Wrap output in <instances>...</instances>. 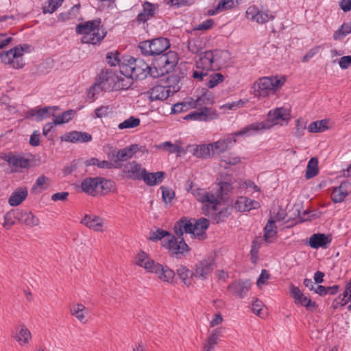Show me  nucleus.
I'll use <instances>...</instances> for the list:
<instances>
[{
    "label": "nucleus",
    "instance_id": "nucleus-1",
    "mask_svg": "<svg viewBox=\"0 0 351 351\" xmlns=\"http://www.w3.org/2000/svg\"><path fill=\"white\" fill-rule=\"evenodd\" d=\"M136 263L145 268L148 272L154 273L158 278L170 284L177 283L178 278L182 280L184 285L189 287L193 285L194 272L185 265H180L176 273L167 265H162L153 260L148 254L141 251L136 256Z\"/></svg>",
    "mask_w": 351,
    "mask_h": 351
},
{
    "label": "nucleus",
    "instance_id": "nucleus-2",
    "mask_svg": "<svg viewBox=\"0 0 351 351\" xmlns=\"http://www.w3.org/2000/svg\"><path fill=\"white\" fill-rule=\"evenodd\" d=\"M101 23L100 18L78 23L75 27V32L82 35L80 42L83 44L99 45L107 35L106 28Z\"/></svg>",
    "mask_w": 351,
    "mask_h": 351
},
{
    "label": "nucleus",
    "instance_id": "nucleus-3",
    "mask_svg": "<svg viewBox=\"0 0 351 351\" xmlns=\"http://www.w3.org/2000/svg\"><path fill=\"white\" fill-rule=\"evenodd\" d=\"M285 75L278 78V76L259 77L253 84L254 94L257 97H267L271 92L278 90L285 83Z\"/></svg>",
    "mask_w": 351,
    "mask_h": 351
},
{
    "label": "nucleus",
    "instance_id": "nucleus-4",
    "mask_svg": "<svg viewBox=\"0 0 351 351\" xmlns=\"http://www.w3.org/2000/svg\"><path fill=\"white\" fill-rule=\"evenodd\" d=\"M179 60L178 54L174 51H169L165 53L152 58L154 73L156 77L168 74L174 71Z\"/></svg>",
    "mask_w": 351,
    "mask_h": 351
},
{
    "label": "nucleus",
    "instance_id": "nucleus-5",
    "mask_svg": "<svg viewBox=\"0 0 351 351\" xmlns=\"http://www.w3.org/2000/svg\"><path fill=\"white\" fill-rule=\"evenodd\" d=\"M170 47L169 39L162 36L140 42L138 45L143 55L152 58L166 53Z\"/></svg>",
    "mask_w": 351,
    "mask_h": 351
},
{
    "label": "nucleus",
    "instance_id": "nucleus-6",
    "mask_svg": "<svg viewBox=\"0 0 351 351\" xmlns=\"http://www.w3.org/2000/svg\"><path fill=\"white\" fill-rule=\"evenodd\" d=\"M163 243L162 246L168 250L169 256L177 259L184 258L191 250L184 238L178 240L175 235L171 236V238L165 239Z\"/></svg>",
    "mask_w": 351,
    "mask_h": 351
},
{
    "label": "nucleus",
    "instance_id": "nucleus-7",
    "mask_svg": "<svg viewBox=\"0 0 351 351\" xmlns=\"http://www.w3.org/2000/svg\"><path fill=\"white\" fill-rule=\"evenodd\" d=\"M119 82V75L115 71L110 69H101L96 77V84L102 91L111 92L116 90L117 82Z\"/></svg>",
    "mask_w": 351,
    "mask_h": 351
},
{
    "label": "nucleus",
    "instance_id": "nucleus-8",
    "mask_svg": "<svg viewBox=\"0 0 351 351\" xmlns=\"http://www.w3.org/2000/svg\"><path fill=\"white\" fill-rule=\"evenodd\" d=\"M132 62L133 76L135 80H143L148 75L156 78L154 75V70L152 63L147 64V62L141 58L131 57L129 58Z\"/></svg>",
    "mask_w": 351,
    "mask_h": 351
},
{
    "label": "nucleus",
    "instance_id": "nucleus-9",
    "mask_svg": "<svg viewBox=\"0 0 351 351\" xmlns=\"http://www.w3.org/2000/svg\"><path fill=\"white\" fill-rule=\"evenodd\" d=\"M171 85L168 86H162L160 84H156L152 88H149L147 92V94L149 95V99L151 101H158V100H165L167 99L171 94H173L174 93H177L180 90L179 86H173V90Z\"/></svg>",
    "mask_w": 351,
    "mask_h": 351
},
{
    "label": "nucleus",
    "instance_id": "nucleus-10",
    "mask_svg": "<svg viewBox=\"0 0 351 351\" xmlns=\"http://www.w3.org/2000/svg\"><path fill=\"white\" fill-rule=\"evenodd\" d=\"M332 237L331 234L314 233L309 238L306 239L304 244L313 249L319 248L327 249L332 242Z\"/></svg>",
    "mask_w": 351,
    "mask_h": 351
},
{
    "label": "nucleus",
    "instance_id": "nucleus-11",
    "mask_svg": "<svg viewBox=\"0 0 351 351\" xmlns=\"http://www.w3.org/2000/svg\"><path fill=\"white\" fill-rule=\"evenodd\" d=\"M290 295L296 305L304 306L307 310L313 311L318 306L315 302L304 296L300 289L292 283L290 285Z\"/></svg>",
    "mask_w": 351,
    "mask_h": 351
},
{
    "label": "nucleus",
    "instance_id": "nucleus-12",
    "mask_svg": "<svg viewBox=\"0 0 351 351\" xmlns=\"http://www.w3.org/2000/svg\"><path fill=\"white\" fill-rule=\"evenodd\" d=\"M0 158L7 162L10 165L15 168L14 171H19L21 169H29L31 165V160L25 158L21 155H16L13 152H10L8 154H3Z\"/></svg>",
    "mask_w": 351,
    "mask_h": 351
},
{
    "label": "nucleus",
    "instance_id": "nucleus-13",
    "mask_svg": "<svg viewBox=\"0 0 351 351\" xmlns=\"http://www.w3.org/2000/svg\"><path fill=\"white\" fill-rule=\"evenodd\" d=\"M251 286L252 283L249 280H238L231 282L227 290L237 298L243 299L246 297Z\"/></svg>",
    "mask_w": 351,
    "mask_h": 351
},
{
    "label": "nucleus",
    "instance_id": "nucleus-14",
    "mask_svg": "<svg viewBox=\"0 0 351 351\" xmlns=\"http://www.w3.org/2000/svg\"><path fill=\"white\" fill-rule=\"evenodd\" d=\"M16 48L10 49L8 51H4L0 53V62L5 64L11 65L14 69H21L25 63L23 59H19V53L16 52Z\"/></svg>",
    "mask_w": 351,
    "mask_h": 351
},
{
    "label": "nucleus",
    "instance_id": "nucleus-15",
    "mask_svg": "<svg viewBox=\"0 0 351 351\" xmlns=\"http://www.w3.org/2000/svg\"><path fill=\"white\" fill-rule=\"evenodd\" d=\"M28 210L19 208H13L4 215V223L3 226L9 230L16 222L23 223V219Z\"/></svg>",
    "mask_w": 351,
    "mask_h": 351
},
{
    "label": "nucleus",
    "instance_id": "nucleus-16",
    "mask_svg": "<svg viewBox=\"0 0 351 351\" xmlns=\"http://www.w3.org/2000/svg\"><path fill=\"white\" fill-rule=\"evenodd\" d=\"M199 57V60L196 61L197 68L206 71L219 70V66L214 62L213 55L211 50L200 52Z\"/></svg>",
    "mask_w": 351,
    "mask_h": 351
},
{
    "label": "nucleus",
    "instance_id": "nucleus-17",
    "mask_svg": "<svg viewBox=\"0 0 351 351\" xmlns=\"http://www.w3.org/2000/svg\"><path fill=\"white\" fill-rule=\"evenodd\" d=\"M214 260H202L195 265L194 276L203 280L208 278V276L214 269Z\"/></svg>",
    "mask_w": 351,
    "mask_h": 351
},
{
    "label": "nucleus",
    "instance_id": "nucleus-18",
    "mask_svg": "<svg viewBox=\"0 0 351 351\" xmlns=\"http://www.w3.org/2000/svg\"><path fill=\"white\" fill-rule=\"evenodd\" d=\"M143 11L137 15L136 20L138 23H145L150 19L155 18L157 11L159 9L158 3H153L145 1L142 4Z\"/></svg>",
    "mask_w": 351,
    "mask_h": 351
},
{
    "label": "nucleus",
    "instance_id": "nucleus-19",
    "mask_svg": "<svg viewBox=\"0 0 351 351\" xmlns=\"http://www.w3.org/2000/svg\"><path fill=\"white\" fill-rule=\"evenodd\" d=\"M62 141L72 143H87L92 141V135L86 132L81 131H71L66 132L64 134L60 137Z\"/></svg>",
    "mask_w": 351,
    "mask_h": 351
},
{
    "label": "nucleus",
    "instance_id": "nucleus-20",
    "mask_svg": "<svg viewBox=\"0 0 351 351\" xmlns=\"http://www.w3.org/2000/svg\"><path fill=\"white\" fill-rule=\"evenodd\" d=\"M213 147L208 144L188 145L187 152L199 158H210L213 156Z\"/></svg>",
    "mask_w": 351,
    "mask_h": 351
},
{
    "label": "nucleus",
    "instance_id": "nucleus-21",
    "mask_svg": "<svg viewBox=\"0 0 351 351\" xmlns=\"http://www.w3.org/2000/svg\"><path fill=\"white\" fill-rule=\"evenodd\" d=\"M58 109V106L31 108L26 112L25 118L32 119L34 117H36V121H40L45 118L49 117L51 114L54 116L53 112Z\"/></svg>",
    "mask_w": 351,
    "mask_h": 351
},
{
    "label": "nucleus",
    "instance_id": "nucleus-22",
    "mask_svg": "<svg viewBox=\"0 0 351 351\" xmlns=\"http://www.w3.org/2000/svg\"><path fill=\"white\" fill-rule=\"evenodd\" d=\"M247 17L252 21H256L258 23L264 24L269 20H274L275 16L273 14H269L267 12H264L259 10V9L255 6H250L246 10Z\"/></svg>",
    "mask_w": 351,
    "mask_h": 351
},
{
    "label": "nucleus",
    "instance_id": "nucleus-23",
    "mask_svg": "<svg viewBox=\"0 0 351 351\" xmlns=\"http://www.w3.org/2000/svg\"><path fill=\"white\" fill-rule=\"evenodd\" d=\"M99 177H88L84 179L81 183V189L85 193L95 197L99 195Z\"/></svg>",
    "mask_w": 351,
    "mask_h": 351
},
{
    "label": "nucleus",
    "instance_id": "nucleus-24",
    "mask_svg": "<svg viewBox=\"0 0 351 351\" xmlns=\"http://www.w3.org/2000/svg\"><path fill=\"white\" fill-rule=\"evenodd\" d=\"M259 207L260 203L258 202L245 196L239 197L234 203V208L239 212L250 211Z\"/></svg>",
    "mask_w": 351,
    "mask_h": 351
},
{
    "label": "nucleus",
    "instance_id": "nucleus-25",
    "mask_svg": "<svg viewBox=\"0 0 351 351\" xmlns=\"http://www.w3.org/2000/svg\"><path fill=\"white\" fill-rule=\"evenodd\" d=\"M147 170L142 167L141 164L133 161L130 163V168L124 170L125 176L133 180H144Z\"/></svg>",
    "mask_w": 351,
    "mask_h": 351
},
{
    "label": "nucleus",
    "instance_id": "nucleus-26",
    "mask_svg": "<svg viewBox=\"0 0 351 351\" xmlns=\"http://www.w3.org/2000/svg\"><path fill=\"white\" fill-rule=\"evenodd\" d=\"M236 142L237 138H235L234 136H228L227 138L209 143V145L213 147L212 152H213V154H215V152H216L218 154H220L228 150Z\"/></svg>",
    "mask_w": 351,
    "mask_h": 351
},
{
    "label": "nucleus",
    "instance_id": "nucleus-27",
    "mask_svg": "<svg viewBox=\"0 0 351 351\" xmlns=\"http://www.w3.org/2000/svg\"><path fill=\"white\" fill-rule=\"evenodd\" d=\"M289 116V110L283 107L276 108L274 111H269L267 114V119L265 121H269V123H274V126L277 124V121L278 120H282L287 123L290 119Z\"/></svg>",
    "mask_w": 351,
    "mask_h": 351
},
{
    "label": "nucleus",
    "instance_id": "nucleus-28",
    "mask_svg": "<svg viewBox=\"0 0 351 351\" xmlns=\"http://www.w3.org/2000/svg\"><path fill=\"white\" fill-rule=\"evenodd\" d=\"M80 223L95 231L103 232V219L97 215L86 214Z\"/></svg>",
    "mask_w": 351,
    "mask_h": 351
},
{
    "label": "nucleus",
    "instance_id": "nucleus-29",
    "mask_svg": "<svg viewBox=\"0 0 351 351\" xmlns=\"http://www.w3.org/2000/svg\"><path fill=\"white\" fill-rule=\"evenodd\" d=\"M132 147H126L123 149H119L117 152L115 150L112 152V157L116 158L114 160L115 168H120L122 167L121 162L126 161L131 158L135 154V151L132 150Z\"/></svg>",
    "mask_w": 351,
    "mask_h": 351
},
{
    "label": "nucleus",
    "instance_id": "nucleus-30",
    "mask_svg": "<svg viewBox=\"0 0 351 351\" xmlns=\"http://www.w3.org/2000/svg\"><path fill=\"white\" fill-rule=\"evenodd\" d=\"M28 191L26 187L17 188L8 199V203L12 206L21 204L27 197Z\"/></svg>",
    "mask_w": 351,
    "mask_h": 351
},
{
    "label": "nucleus",
    "instance_id": "nucleus-31",
    "mask_svg": "<svg viewBox=\"0 0 351 351\" xmlns=\"http://www.w3.org/2000/svg\"><path fill=\"white\" fill-rule=\"evenodd\" d=\"M166 177V173L160 171L154 173L146 171L144 182L149 186H155L161 183Z\"/></svg>",
    "mask_w": 351,
    "mask_h": 351
},
{
    "label": "nucleus",
    "instance_id": "nucleus-32",
    "mask_svg": "<svg viewBox=\"0 0 351 351\" xmlns=\"http://www.w3.org/2000/svg\"><path fill=\"white\" fill-rule=\"evenodd\" d=\"M344 184V183H341L339 186L332 189L330 198L335 204L343 202L350 194V191L346 189H342V186H345Z\"/></svg>",
    "mask_w": 351,
    "mask_h": 351
},
{
    "label": "nucleus",
    "instance_id": "nucleus-33",
    "mask_svg": "<svg viewBox=\"0 0 351 351\" xmlns=\"http://www.w3.org/2000/svg\"><path fill=\"white\" fill-rule=\"evenodd\" d=\"M157 148L160 149H165L169 154L176 153L178 156L185 154L187 152L186 147L184 149L181 146L176 144H173L170 141H166L157 145Z\"/></svg>",
    "mask_w": 351,
    "mask_h": 351
},
{
    "label": "nucleus",
    "instance_id": "nucleus-34",
    "mask_svg": "<svg viewBox=\"0 0 351 351\" xmlns=\"http://www.w3.org/2000/svg\"><path fill=\"white\" fill-rule=\"evenodd\" d=\"M131 57L132 56H123L122 62L119 64V66L121 74L125 77L134 78L132 71L133 63L132 61H130V60H129V58Z\"/></svg>",
    "mask_w": 351,
    "mask_h": 351
},
{
    "label": "nucleus",
    "instance_id": "nucleus-35",
    "mask_svg": "<svg viewBox=\"0 0 351 351\" xmlns=\"http://www.w3.org/2000/svg\"><path fill=\"white\" fill-rule=\"evenodd\" d=\"M318 159L315 157H313L308 160L304 175L306 180L311 179L318 175Z\"/></svg>",
    "mask_w": 351,
    "mask_h": 351
},
{
    "label": "nucleus",
    "instance_id": "nucleus-36",
    "mask_svg": "<svg viewBox=\"0 0 351 351\" xmlns=\"http://www.w3.org/2000/svg\"><path fill=\"white\" fill-rule=\"evenodd\" d=\"M195 226L196 227V231L199 229L200 230L199 232L196 233V237L202 240L205 239L207 237L206 230L210 226V221L206 218L201 217L195 221Z\"/></svg>",
    "mask_w": 351,
    "mask_h": 351
},
{
    "label": "nucleus",
    "instance_id": "nucleus-37",
    "mask_svg": "<svg viewBox=\"0 0 351 351\" xmlns=\"http://www.w3.org/2000/svg\"><path fill=\"white\" fill-rule=\"evenodd\" d=\"M99 178V195H106L114 190L115 182L113 180L103 177Z\"/></svg>",
    "mask_w": 351,
    "mask_h": 351
},
{
    "label": "nucleus",
    "instance_id": "nucleus-38",
    "mask_svg": "<svg viewBox=\"0 0 351 351\" xmlns=\"http://www.w3.org/2000/svg\"><path fill=\"white\" fill-rule=\"evenodd\" d=\"M328 119H326L313 121L308 125V130L311 133L322 132L328 129Z\"/></svg>",
    "mask_w": 351,
    "mask_h": 351
},
{
    "label": "nucleus",
    "instance_id": "nucleus-39",
    "mask_svg": "<svg viewBox=\"0 0 351 351\" xmlns=\"http://www.w3.org/2000/svg\"><path fill=\"white\" fill-rule=\"evenodd\" d=\"M219 189L217 190V197L220 199L223 200L226 195H228L229 193L232 192L234 187L230 182L227 181H219L217 183Z\"/></svg>",
    "mask_w": 351,
    "mask_h": 351
},
{
    "label": "nucleus",
    "instance_id": "nucleus-40",
    "mask_svg": "<svg viewBox=\"0 0 351 351\" xmlns=\"http://www.w3.org/2000/svg\"><path fill=\"white\" fill-rule=\"evenodd\" d=\"M49 178L46 177L45 176L43 175L39 176L34 184L31 189V192L37 193V189L38 188L40 190L38 191V193H40L42 190H46L49 186Z\"/></svg>",
    "mask_w": 351,
    "mask_h": 351
},
{
    "label": "nucleus",
    "instance_id": "nucleus-41",
    "mask_svg": "<svg viewBox=\"0 0 351 351\" xmlns=\"http://www.w3.org/2000/svg\"><path fill=\"white\" fill-rule=\"evenodd\" d=\"M274 126V123L269 121L254 122L250 125L252 135L259 133L262 131L271 129Z\"/></svg>",
    "mask_w": 351,
    "mask_h": 351
},
{
    "label": "nucleus",
    "instance_id": "nucleus-42",
    "mask_svg": "<svg viewBox=\"0 0 351 351\" xmlns=\"http://www.w3.org/2000/svg\"><path fill=\"white\" fill-rule=\"evenodd\" d=\"M220 199L214 194L210 197V199L203 206L204 214L206 216L209 215V210L212 209L215 213H217V206L220 204Z\"/></svg>",
    "mask_w": 351,
    "mask_h": 351
},
{
    "label": "nucleus",
    "instance_id": "nucleus-43",
    "mask_svg": "<svg viewBox=\"0 0 351 351\" xmlns=\"http://www.w3.org/2000/svg\"><path fill=\"white\" fill-rule=\"evenodd\" d=\"M193 195L195 197L198 202H202L204 204L210 199V197L213 194L207 192L204 189L196 188L193 191Z\"/></svg>",
    "mask_w": 351,
    "mask_h": 351
},
{
    "label": "nucleus",
    "instance_id": "nucleus-44",
    "mask_svg": "<svg viewBox=\"0 0 351 351\" xmlns=\"http://www.w3.org/2000/svg\"><path fill=\"white\" fill-rule=\"evenodd\" d=\"M140 123L141 120L139 118L131 116L128 119H125L123 122L120 123L118 125V128L119 130L132 129L138 127Z\"/></svg>",
    "mask_w": 351,
    "mask_h": 351
},
{
    "label": "nucleus",
    "instance_id": "nucleus-45",
    "mask_svg": "<svg viewBox=\"0 0 351 351\" xmlns=\"http://www.w3.org/2000/svg\"><path fill=\"white\" fill-rule=\"evenodd\" d=\"M195 220L194 219H191V220H188L186 217H183L180 218L179 221V223L181 224L182 227L184 229V231L185 233H189L191 234H193L195 237H196V227L195 226V223H193L191 221Z\"/></svg>",
    "mask_w": 351,
    "mask_h": 351
},
{
    "label": "nucleus",
    "instance_id": "nucleus-46",
    "mask_svg": "<svg viewBox=\"0 0 351 351\" xmlns=\"http://www.w3.org/2000/svg\"><path fill=\"white\" fill-rule=\"evenodd\" d=\"M349 23H343L337 30L333 34V39L335 40H341L348 34H351L349 31Z\"/></svg>",
    "mask_w": 351,
    "mask_h": 351
},
{
    "label": "nucleus",
    "instance_id": "nucleus-47",
    "mask_svg": "<svg viewBox=\"0 0 351 351\" xmlns=\"http://www.w3.org/2000/svg\"><path fill=\"white\" fill-rule=\"evenodd\" d=\"M162 201L165 204L171 203L172 200L176 197V193L173 190L165 186H161Z\"/></svg>",
    "mask_w": 351,
    "mask_h": 351
},
{
    "label": "nucleus",
    "instance_id": "nucleus-48",
    "mask_svg": "<svg viewBox=\"0 0 351 351\" xmlns=\"http://www.w3.org/2000/svg\"><path fill=\"white\" fill-rule=\"evenodd\" d=\"M121 53L116 50L113 51H109L106 53V61L110 66H115L119 65L121 62L120 59Z\"/></svg>",
    "mask_w": 351,
    "mask_h": 351
},
{
    "label": "nucleus",
    "instance_id": "nucleus-49",
    "mask_svg": "<svg viewBox=\"0 0 351 351\" xmlns=\"http://www.w3.org/2000/svg\"><path fill=\"white\" fill-rule=\"evenodd\" d=\"M215 97L212 92L204 89L201 96L198 97L199 106L205 105H213L215 103Z\"/></svg>",
    "mask_w": 351,
    "mask_h": 351
},
{
    "label": "nucleus",
    "instance_id": "nucleus-50",
    "mask_svg": "<svg viewBox=\"0 0 351 351\" xmlns=\"http://www.w3.org/2000/svg\"><path fill=\"white\" fill-rule=\"evenodd\" d=\"M230 214V208L228 207H224L217 213H214L212 218L217 223H219L220 222L225 221Z\"/></svg>",
    "mask_w": 351,
    "mask_h": 351
},
{
    "label": "nucleus",
    "instance_id": "nucleus-51",
    "mask_svg": "<svg viewBox=\"0 0 351 351\" xmlns=\"http://www.w3.org/2000/svg\"><path fill=\"white\" fill-rule=\"evenodd\" d=\"M261 247V243L256 239L252 242L250 254V260L252 264L256 265L258 260V251Z\"/></svg>",
    "mask_w": 351,
    "mask_h": 351
},
{
    "label": "nucleus",
    "instance_id": "nucleus-52",
    "mask_svg": "<svg viewBox=\"0 0 351 351\" xmlns=\"http://www.w3.org/2000/svg\"><path fill=\"white\" fill-rule=\"evenodd\" d=\"M170 232L162 230L161 228H158L155 232L152 233V235L149 237V240L152 241H157L161 240L165 237H168V239L171 238L173 236Z\"/></svg>",
    "mask_w": 351,
    "mask_h": 351
},
{
    "label": "nucleus",
    "instance_id": "nucleus-53",
    "mask_svg": "<svg viewBox=\"0 0 351 351\" xmlns=\"http://www.w3.org/2000/svg\"><path fill=\"white\" fill-rule=\"evenodd\" d=\"M241 0H220L217 3L218 10H220L221 12L232 9L235 7L234 3L237 5H239Z\"/></svg>",
    "mask_w": 351,
    "mask_h": 351
},
{
    "label": "nucleus",
    "instance_id": "nucleus-54",
    "mask_svg": "<svg viewBox=\"0 0 351 351\" xmlns=\"http://www.w3.org/2000/svg\"><path fill=\"white\" fill-rule=\"evenodd\" d=\"M209 110L208 107H203L201 111H193L184 117V120H199L202 121L203 117H206V111Z\"/></svg>",
    "mask_w": 351,
    "mask_h": 351
},
{
    "label": "nucleus",
    "instance_id": "nucleus-55",
    "mask_svg": "<svg viewBox=\"0 0 351 351\" xmlns=\"http://www.w3.org/2000/svg\"><path fill=\"white\" fill-rule=\"evenodd\" d=\"M134 78L128 77H121L119 75V82H117L116 90H128L133 84Z\"/></svg>",
    "mask_w": 351,
    "mask_h": 351
},
{
    "label": "nucleus",
    "instance_id": "nucleus-56",
    "mask_svg": "<svg viewBox=\"0 0 351 351\" xmlns=\"http://www.w3.org/2000/svg\"><path fill=\"white\" fill-rule=\"evenodd\" d=\"M223 80L224 76L221 73H215L210 76V80L206 83V85L208 88H213L222 82Z\"/></svg>",
    "mask_w": 351,
    "mask_h": 351
},
{
    "label": "nucleus",
    "instance_id": "nucleus-57",
    "mask_svg": "<svg viewBox=\"0 0 351 351\" xmlns=\"http://www.w3.org/2000/svg\"><path fill=\"white\" fill-rule=\"evenodd\" d=\"M22 224H25L29 227H34L39 223V219L34 215L31 211H27Z\"/></svg>",
    "mask_w": 351,
    "mask_h": 351
},
{
    "label": "nucleus",
    "instance_id": "nucleus-58",
    "mask_svg": "<svg viewBox=\"0 0 351 351\" xmlns=\"http://www.w3.org/2000/svg\"><path fill=\"white\" fill-rule=\"evenodd\" d=\"M86 309V307L82 304H77L75 306H73L71 308V314L75 316L77 319H78L80 322H82L84 315L83 314V311Z\"/></svg>",
    "mask_w": 351,
    "mask_h": 351
},
{
    "label": "nucleus",
    "instance_id": "nucleus-59",
    "mask_svg": "<svg viewBox=\"0 0 351 351\" xmlns=\"http://www.w3.org/2000/svg\"><path fill=\"white\" fill-rule=\"evenodd\" d=\"M20 327V331L19 334H17L16 338L19 341H23L24 343H25L31 337V333L24 324L21 325Z\"/></svg>",
    "mask_w": 351,
    "mask_h": 351
},
{
    "label": "nucleus",
    "instance_id": "nucleus-60",
    "mask_svg": "<svg viewBox=\"0 0 351 351\" xmlns=\"http://www.w3.org/2000/svg\"><path fill=\"white\" fill-rule=\"evenodd\" d=\"M111 109L112 108L110 106H101L94 110L95 114L93 115V117L102 118L104 117H107L110 112Z\"/></svg>",
    "mask_w": 351,
    "mask_h": 351
},
{
    "label": "nucleus",
    "instance_id": "nucleus-61",
    "mask_svg": "<svg viewBox=\"0 0 351 351\" xmlns=\"http://www.w3.org/2000/svg\"><path fill=\"white\" fill-rule=\"evenodd\" d=\"M213 55V60L215 64H217L221 69V64H223V60H221V58L227 53V51L215 49L212 51Z\"/></svg>",
    "mask_w": 351,
    "mask_h": 351
},
{
    "label": "nucleus",
    "instance_id": "nucleus-62",
    "mask_svg": "<svg viewBox=\"0 0 351 351\" xmlns=\"http://www.w3.org/2000/svg\"><path fill=\"white\" fill-rule=\"evenodd\" d=\"M214 25H215L214 20L212 19H209L204 21L202 23L196 25L193 28V30L194 31H196V30L207 31V30L210 29L213 27Z\"/></svg>",
    "mask_w": 351,
    "mask_h": 351
},
{
    "label": "nucleus",
    "instance_id": "nucleus-63",
    "mask_svg": "<svg viewBox=\"0 0 351 351\" xmlns=\"http://www.w3.org/2000/svg\"><path fill=\"white\" fill-rule=\"evenodd\" d=\"M306 128V122L299 119L296 121L295 135L301 138L304 135V130Z\"/></svg>",
    "mask_w": 351,
    "mask_h": 351
},
{
    "label": "nucleus",
    "instance_id": "nucleus-64",
    "mask_svg": "<svg viewBox=\"0 0 351 351\" xmlns=\"http://www.w3.org/2000/svg\"><path fill=\"white\" fill-rule=\"evenodd\" d=\"M219 337L216 335H211L207 338L206 344L204 346V351H211L214 346L217 344Z\"/></svg>",
    "mask_w": 351,
    "mask_h": 351
}]
</instances>
